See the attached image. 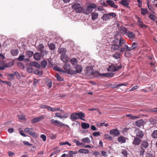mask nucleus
Here are the masks:
<instances>
[{
    "instance_id": "nucleus-47",
    "label": "nucleus",
    "mask_w": 157,
    "mask_h": 157,
    "mask_svg": "<svg viewBox=\"0 0 157 157\" xmlns=\"http://www.w3.org/2000/svg\"><path fill=\"white\" fill-rule=\"evenodd\" d=\"M137 47V44L135 42H133L132 43V46L131 47V49L132 50H133L135 48H136Z\"/></svg>"
},
{
    "instance_id": "nucleus-40",
    "label": "nucleus",
    "mask_w": 157,
    "mask_h": 157,
    "mask_svg": "<svg viewBox=\"0 0 157 157\" xmlns=\"http://www.w3.org/2000/svg\"><path fill=\"white\" fill-rule=\"evenodd\" d=\"M125 40L122 38H121L119 39V44L120 46H122L123 44L124 43Z\"/></svg>"
},
{
    "instance_id": "nucleus-49",
    "label": "nucleus",
    "mask_w": 157,
    "mask_h": 157,
    "mask_svg": "<svg viewBox=\"0 0 157 157\" xmlns=\"http://www.w3.org/2000/svg\"><path fill=\"white\" fill-rule=\"evenodd\" d=\"M25 58V56L24 55H20L18 58V60L19 61H23Z\"/></svg>"
},
{
    "instance_id": "nucleus-24",
    "label": "nucleus",
    "mask_w": 157,
    "mask_h": 157,
    "mask_svg": "<svg viewBox=\"0 0 157 157\" xmlns=\"http://www.w3.org/2000/svg\"><path fill=\"white\" fill-rule=\"evenodd\" d=\"M81 126L82 128L86 129L88 128L89 127L90 125L88 123L82 122L81 123Z\"/></svg>"
},
{
    "instance_id": "nucleus-50",
    "label": "nucleus",
    "mask_w": 157,
    "mask_h": 157,
    "mask_svg": "<svg viewBox=\"0 0 157 157\" xmlns=\"http://www.w3.org/2000/svg\"><path fill=\"white\" fill-rule=\"evenodd\" d=\"M14 76L15 75L18 78H21L20 75L19 73L17 71H15L14 72Z\"/></svg>"
},
{
    "instance_id": "nucleus-7",
    "label": "nucleus",
    "mask_w": 157,
    "mask_h": 157,
    "mask_svg": "<svg viewBox=\"0 0 157 157\" xmlns=\"http://www.w3.org/2000/svg\"><path fill=\"white\" fill-rule=\"evenodd\" d=\"M44 117L43 116H40L34 118L31 121V122L32 124H34L38 122L44 118Z\"/></svg>"
},
{
    "instance_id": "nucleus-53",
    "label": "nucleus",
    "mask_w": 157,
    "mask_h": 157,
    "mask_svg": "<svg viewBox=\"0 0 157 157\" xmlns=\"http://www.w3.org/2000/svg\"><path fill=\"white\" fill-rule=\"evenodd\" d=\"M46 83H47V86L49 88H50L52 86V83L51 81H47Z\"/></svg>"
},
{
    "instance_id": "nucleus-48",
    "label": "nucleus",
    "mask_w": 157,
    "mask_h": 157,
    "mask_svg": "<svg viewBox=\"0 0 157 157\" xmlns=\"http://www.w3.org/2000/svg\"><path fill=\"white\" fill-rule=\"evenodd\" d=\"M140 149L141 150H140L139 153L140 155L143 156L144 155V154L145 152V149L143 148Z\"/></svg>"
},
{
    "instance_id": "nucleus-8",
    "label": "nucleus",
    "mask_w": 157,
    "mask_h": 157,
    "mask_svg": "<svg viewBox=\"0 0 157 157\" xmlns=\"http://www.w3.org/2000/svg\"><path fill=\"white\" fill-rule=\"evenodd\" d=\"M106 2L108 5H109L112 8L117 9L118 7L117 5L115 4L114 2L112 0H107L106 1Z\"/></svg>"
},
{
    "instance_id": "nucleus-26",
    "label": "nucleus",
    "mask_w": 157,
    "mask_h": 157,
    "mask_svg": "<svg viewBox=\"0 0 157 157\" xmlns=\"http://www.w3.org/2000/svg\"><path fill=\"white\" fill-rule=\"evenodd\" d=\"M78 152L82 153L88 154L89 152V151L87 149H81L78 151Z\"/></svg>"
},
{
    "instance_id": "nucleus-17",
    "label": "nucleus",
    "mask_w": 157,
    "mask_h": 157,
    "mask_svg": "<svg viewBox=\"0 0 157 157\" xmlns=\"http://www.w3.org/2000/svg\"><path fill=\"white\" fill-rule=\"evenodd\" d=\"M29 64L30 66L35 67L38 69H39L40 68V65L38 63L36 62H31Z\"/></svg>"
},
{
    "instance_id": "nucleus-61",
    "label": "nucleus",
    "mask_w": 157,
    "mask_h": 157,
    "mask_svg": "<svg viewBox=\"0 0 157 157\" xmlns=\"http://www.w3.org/2000/svg\"><path fill=\"white\" fill-rule=\"evenodd\" d=\"M122 154L124 156H127V151L125 150H123L121 152Z\"/></svg>"
},
{
    "instance_id": "nucleus-28",
    "label": "nucleus",
    "mask_w": 157,
    "mask_h": 157,
    "mask_svg": "<svg viewBox=\"0 0 157 157\" xmlns=\"http://www.w3.org/2000/svg\"><path fill=\"white\" fill-rule=\"evenodd\" d=\"M113 57L115 59L119 61L121 59L120 54L118 53H116L113 55Z\"/></svg>"
},
{
    "instance_id": "nucleus-42",
    "label": "nucleus",
    "mask_w": 157,
    "mask_h": 157,
    "mask_svg": "<svg viewBox=\"0 0 157 157\" xmlns=\"http://www.w3.org/2000/svg\"><path fill=\"white\" fill-rule=\"evenodd\" d=\"M152 137L154 138H157V130H154L151 135Z\"/></svg>"
},
{
    "instance_id": "nucleus-59",
    "label": "nucleus",
    "mask_w": 157,
    "mask_h": 157,
    "mask_svg": "<svg viewBox=\"0 0 157 157\" xmlns=\"http://www.w3.org/2000/svg\"><path fill=\"white\" fill-rule=\"evenodd\" d=\"M54 69L60 72H63V71L62 69L57 67H54Z\"/></svg>"
},
{
    "instance_id": "nucleus-39",
    "label": "nucleus",
    "mask_w": 157,
    "mask_h": 157,
    "mask_svg": "<svg viewBox=\"0 0 157 157\" xmlns=\"http://www.w3.org/2000/svg\"><path fill=\"white\" fill-rule=\"evenodd\" d=\"M49 48L51 50H53L55 48V44L53 43H50L49 45Z\"/></svg>"
},
{
    "instance_id": "nucleus-16",
    "label": "nucleus",
    "mask_w": 157,
    "mask_h": 157,
    "mask_svg": "<svg viewBox=\"0 0 157 157\" xmlns=\"http://www.w3.org/2000/svg\"><path fill=\"white\" fill-rule=\"evenodd\" d=\"M75 68L76 69V73H80L82 70V67L81 66L78 65H76L75 67Z\"/></svg>"
},
{
    "instance_id": "nucleus-11",
    "label": "nucleus",
    "mask_w": 157,
    "mask_h": 157,
    "mask_svg": "<svg viewBox=\"0 0 157 157\" xmlns=\"http://www.w3.org/2000/svg\"><path fill=\"white\" fill-rule=\"evenodd\" d=\"M144 135V132L140 130H138L136 133V137L140 139L142 138L143 137Z\"/></svg>"
},
{
    "instance_id": "nucleus-63",
    "label": "nucleus",
    "mask_w": 157,
    "mask_h": 157,
    "mask_svg": "<svg viewBox=\"0 0 157 157\" xmlns=\"http://www.w3.org/2000/svg\"><path fill=\"white\" fill-rule=\"evenodd\" d=\"M93 135L95 137H96V136H99L100 135V132H94L93 133Z\"/></svg>"
},
{
    "instance_id": "nucleus-1",
    "label": "nucleus",
    "mask_w": 157,
    "mask_h": 157,
    "mask_svg": "<svg viewBox=\"0 0 157 157\" xmlns=\"http://www.w3.org/2000/svg\"><path fill=\"white\" fill-rule=\"evenodd\" d=\"M85 116V114L82 112L78 113L75 112L71 114L70 118L73 121H75L78 119H80L84 121H85V119H84Z\"/></svg>"
},
{
    "instance_id": "nucleus-2",
    "label": "nucleus",
    "mask_w": 157,
    "mask_h": 157,
    "mask_svg": "<svg viewBox=\"0 0 157 157\" xmlns=\"http://www.w3.org/2000/svg\"><path fill=\"white\" fill-rule=\"evenodd\" d=\"M50 122L53 125L59 127H67L69 128V126L67 124L63 123L62 122L57 120H54V119H51Z\"/></svg>"
},
{
    "instance_id": "nucleus-12",
    "label": "nucleus",
    "mask_w": 157,
    "mask_h": 157,
    "mask_svg": "<svg viewBox=\"0 0 157 157\" xmlns=\"http://www.w3.org/2000/svg\"><path fill=\"white\" fill-rule=\"evenodd\" d=\"M61 60L64 62H67L69 60V58L68 56L65 54H61Z\"/></svg>"
},
{
    "instance_id": "nucleus-25",
    "label": "nucleus",
    "mask_w": 157,
    "mask_h": 157,
    "mask_svg": "<svg viewBox=\"0 0 157 157\" xmlns=\"http://www.w3.org/2000/svg\"><path fill=\"white\" fill-rule=\"evenodd\" d=\"M112 49L113 50H119L120 48L119 45L118 44H113L112 46Z\"/></svg>"
},
{
    "instance_id": "nucleus-44",
    "label": "nucleus",
    "mask_w": 157,
    "mask_h": 157,
    "mask_svg": "<svg viewBox=\"0 0 157 157\" xmlns=\"http://www.w3.org/2000/svg\"><path fill=\"white\" fill-rule=\"evenodd\" d=\"M13 65V63L12 62H9L4 65V67H10Z\"/></svg>"
},
{
    "instance_id": "nucleus-51",
    "label": "nucleus",
    "mask_w": 157,
    "mask_h": 157,
    "mask_svg": "<svg viewBox=\"0 0 157 157\" xmlns=\"http://www.w3.org/2000/svg\"><path fill=\"white\" fill-rule=\"evenodd\" d=\"M149 18L153 20H155L156 19V16L154 15L151 14L149 16Z\"/></svg>"
},
{
    "instance_id": "nucleus-30",
    "label": "nucleus",
    "mask_w": 157,
    "mask_h": 157,
    "mask_svg": "<svg viewBox=\"0 0 157 157\" xmlns=\"http://www.w3.org/2000/svg\"><path fill=\"white\" fill-rule=\"evenodd\" d=\"M98 14L97 13L93 12L91 14V18L93 20H95L98 18Z\"/></svg>"
},
{
    "instance_id": "nucleus-36",
    "label": "nucleus",
    "mask_w": 157,
    "mask_h": 157,
    "mask_svg": "<svg viewBox=\"0 0 157 157\" xmlns=\"http://www.w3.org/2000/svg\"><path fill=\"white\" fill-rule=\"evenodd\" d=\"M81 141L82 142L86 143H89L90 142V140L89 138L88 137L82 139Z\"/></svg>"
},
{
    "instance_id": "nucleus-41",
    "label": "nucleus",
    "mask_w": 157,
    "mask_h": 157,
    "mask_svg": "<svg viewBox=\"0 0 157 157\" xmlns=\"http://www.w3.org/2000/svg\"><path fill=\"white\" fill-rule=\"evenodd\" d=\"M88 6L89 7L90 9H95L97 7V4L94 3H92L91 4Z\"/></svg>"
},
{
    "instance_id": "nucleus-32",
    "label": "nucleus",
    "mask_w": 157,
    "mask_h": 157,
    "mask_svg": "<svg viewBox=\"0 0 157 157\" xmlns=\"http://www.w3.org/2000/svg\"><path fill=\"white\" fill-rule=\"evenodd\" d=\"M66 52V50L64 48H59L58 49L59 53L65 54Z\"/></svg>"
},
{
    "instance_id": "nucleus-46",
    "label": "nucleus",
    "mask_w": 157,
    "mask_h": 157,
    "mask_svg": "<svg viewBox=\"0 0 157 157\" xmlns=\"http://www.w3.org/2000/svg\"><path fill=\"white\" fill-rule=\"evenodd\" d=\"M141 10L142 11L141 13L143 15H145L148 11L147 9L141 8Z\"/></svg>"
},
{
    "instance_id": "nucleus-45",
    "label": "nucleus",
    "mask_w": 157,
    "mask_h": 157,
    "mask_svg": "<svg viewBox=\"0 0 157 157\" xmlns=\"http://www.w3.org/2000/svg\"><path fill=\"white\" fill-rule=\"evenodd\" d=\"M33 54V52L31 51H28L26 54V56L29 57L32 56Z\"/></svg>"
},
{
    "instance_id": "nucleus-19",
    "label": "nucleus",
    "mask_w": 157,
    "mask_h": 157,
    "mask_svg": "<svg viewBox=\"0 0 157 157\" xmlns=\"http://www.w3.org/2000/svg\"><path fill=\"white\" fill-rule=\"evenodd\" d=\"M114 74L113 73H106L101 74L100 75L101 76L111 77L113 76Z\"/></svg>"
},
{
    "instance_id": "nucleus-58",
    "label": "nucleus",
    "mask_w": 157,
    "mask_h": 157,
    "mask_svg": "<svg viewBox=\"0 0 157 157\" xmlns=\"http://www.w3.org/2000/svg\"><path fill=\"white\" fill-rule=\"evenodd\" d=\"M23 143L25 145L28 146H32V144L29 143L28 142L26 141H23Z\"/></svg>"
},
{
    "instance_id": "nucleus-34",
    "label": "nucleus",
    "mask_w": 157,
    "mask_h": 157,
    "mask_svg": "<svg viewBox=\"0 0 157 157\" xmlns=\"http://www.w3.org/2000/svg\"><path fill=\"white\" fill-rule=\"evenodd\" d=\"M80 6V4L77 2L75 3L72 5V7L75 10Z\"/></svg>"
},
{
    "instance_id": "nucleus-9",
    "label": "nucleus",
    "mask_w": 157,
    "mask_h": 157,
    "mask_svg": "<svg viewBox=\"0 0 157 157\" xmlns=\"http://www.w3.org/2000/svg\"><path fill=\"white\" fill-rule=\"evenodd\" d=\"M134 138L133 139L132 144L136 146H139L141 143V140L139 138L133 136Z\"/></svg>"
},
{
    "instance_id": "nucleus-54",
    "label": "nucleus",
    "mask_w": 157,
    "mask_h": 157,
    "mask_svg": "<svg viewBox=\"0 0 157 157\" xmlns=\"http://www.w3.org/2000/svg\"><path fill=\"white\" fill-rule=\"evenodd\" d=\"M56 77L58 80L60 81L63 80V78H61L58 74H56Z\"/></svg>"
},
{
    "instance_id": "nucleus-56",
    "label": "nucleus",
    "mask_w": 157,
    "mask_h": 157,
    "mask_svg": "<svg viewBox=\"0 0 157 157\" xmlns=\"http://www.w3.org/2000/svg\"><path fill=\"white\" fill-rule=\"evenodd\" d=\"M40 137L42 139L43 141H45L46 140V137L44 135L42 134L40 135Z\"/></svg>"
},
{
    "instance_id": "nucleus-43",
    "label": "nucleus",
    "mask_w": 157,
    "mask_h": 157,
    "mask_svg": "<svg viewBox=\"0 0 157 157\" xmlns=\"http://www.w3.org/2000/svg\"><path fill=\"white\" fill-rule=\"evenodd\" d=\"M47 62L45 60H44L41 62V66L42 67H45L47 66Z\"/></svg>"
},
{
    "instance_id": "nucleus-5",
    "label": "nucleus",
    "mask_w": 157,
    "mask_h": 157,
    "mask_svg": "<svg viewBox=\"0 0 157 157\" xmlns=\"http://www.w3.org/2000/svg\"><path fill=\"white\" fill-rule=\"evenodd\" d=\"M129 0H122L119 2V3L123 6L124 7L128 8H130L129 6Z\"/></svg>"
},
{
    "instance_id": "nucleus-55",
    "label": "nucleus",
    "mask_w": 157,
    "mask_h": 157,
    "mask_svg": "<svg viewBox=\"0 0 157 157\" xmlns=\"http://www.w3.org/2000/svg\"><path fill=\"white\" fill-rule=\"evenodd\" d=\"M60 151V150L59 149H57L56 151L52 152V155H54L56 153H59Z\"/></svg>"
},
{
    "instance_id": "nucleus-23",
    "label": "nucleus",
    "mask_w": 157,
    "mask_h": 157,
    "mask_svg": "<svg viewBox=\"0 0 157 157\" xmlns=\"http://www.w3.org/2000/svg\"><path fill=\"white\" fill-rule=\"evenodd\" d=\"M33 57L35 60L38 61L40 59L41 56L40 53L36 52L34 55Z\"/></svg>"
},
{
    "instance_id": "nucleus-3",
    "label": "nucleus",
    "mask_w": 157,
    "mask_h": 157,
    "mask_svg": "<svg viewBox=\"0 0 157 157\" xmlns=\"http://www.w3.org/2000/svg\"><path fill=\"white\" fill-rule=\"evenodd\" d=\"M24 131L33 137L36 138L37 136V135L34 132V129L32 128H26L24 129Z\"/></svg>"
},
{
    "instance_id": "nucleus-14",
    "label": "nucleus",
    "mask_w": 157,
    "mask_h": 157,
    "mask_svg": "<svg viewBox=\"0 0 157 157\" xmlns=\"http://www.w3.org/2000/svg\"><path fill=\"white\" fill-rule=\"evenodd\" d=\"M63 68L66 72L69 73L71 69V67L69 64L66 63L63 66Z\"/></svg>"
},
{
    "instance_id": "nucleus-20",
    "label": "nucleus",
    "mask_w": 157,
    "mask_h": 157,
    "mask_svg": "<svg viewBox=\"0 0 157 157\" xmlns=\"http://www.w3.org/2000/svg\"><path fill=\"white\" fill-rule=\"evenodd\" d=\"M144 122L142 120H140L138 121H137L135 122L136 125L138 127H140L143 125Z\"/></svg>"
},
{
    "instance_id": "nucleus-6",
    "label": "nucleus",
    "mask_w": 157,
    "mask_h": 157,
    "mask_svg": "<svg viewBox=\"0 0 157 157\" xmlns=\"http://www.w3.org/2000/svg\"><path fill=\"white\" fill-rule=\"evenodd\" d=\"M149 144L147 141L144 140L143 141L140 145V148L146 149L149 146Z\"/></svg>"
},
{
    "instance_id": "nucleus-38",
    "label": "nucleus",
    "mask_w": 157,
    "mask_h": 157,
    "mask_svg": "<svg viewBox=\"0 0 157 157\" xmlns=\"http://www.w3.org/2000/svg\"><path fill=\"white\" fill-rule=\"evenodd\" d=\"M17 117L20 120H21L23 121H25L26 120L25 116L24 115L21 114L18 115Z\"/></svg>"
},
{
    "instance_id": "nucleus-21",
    "label": "nucleus",
    "mask_w": 157,
    "mask_h": 157,
    "mask_svg": "<svg viewBox=\"0 0 157 157\" xmlns=\"http://www.w3.org/2000/svg\"><path fill=\"white\" fill-rule=\"evenodd\" d=\"M101 19L103 21H107L109 20L110 19V16L108 14H104L101 17Z\"/></svg>"
},
{
    "instance_id": "nucleus-35",
    "label": "nucleus",
    "mask_w": 157,
    "mask_h": 157,
    "mask_svg": "<svg viewBox=\"0 0 157 157\" xmlns=\"http://www.w3.org/2000/svg\"><path fill=\"white\" fill-rule=\"evenodd\" d=\"M83 8L80 6L75 10V11L77 13H80L83 12Z\"/></svg>"
},
{
    "instance_id": "nucleus-13",
    "label": "nucleus",
    "mask_w": 157,
    "mask_h": 157,
    "mask_svg": "<svg viewBox=\"0 0 157 157\" xmlns=\"http://www.w3.org/2000/svg\"><path fill=\"white\" fill-rule=\"evenodd\" d=\"M110 134L113 136H117L120 134L118 130L117 129H113L110 131Z\"/></svg>"
},
{
    "instance_id": "nucleus-57",
    "label": "nucleus",
    "mask_w": 157,
    "mask_h": 157,
    "mask_svg": "<svg viewBox=\"0 0 157 157\" xmlns=\"http://www.w3.org/2000/svg\"><path fill=\"white\" fill-rule=\"evenodd\" d=\"M27 72L29 73H31L33 71V69L31 67H27Z\"/></svg>"
},
{
    "instance_id": "nucleus-60",
    "label": "nucleus",
    "mask_w": 157,
    "mask_h": 157,
    "mask_svg": "<svg viewBox=\"0 0 157 157\" xmlns=\"http://www.w3.org/2000/svg\"><path fill=\"white\" fill-rule=\"evenodd\" d=\"M55 116L56 117L62 119V115L59 113H55Z\"/></svg>"
},
{
    "instance_id": "nucleus-37",
    "label": "nucleus",
    "mask_w": 157,
    "mask_h": 157,
    "mask_svg": "<svg viewBox=\"0 0 157 157\" xmlns=\"http://www.w3.org/2000/svg\"><path fill=\"white\" fill-rule=\"evenodd\" d=\"M70 62L73 65L76 64L78 63L77 60L74 58H72L71 59Z\"/></svg>"
},
{
    "instance_id": "nucleus-31",
    "label": "nucleus",
    "mask_w": 157,
    "mask_h": 157,
    "mask_svg": "<svg viewBox=\"0 0 157 157\" xmlns=\"http://www.w3.org/2000/svg\"><path fill=\"white\" fill-rule=\"evenodd\" d=\"M59 144L60 146H62V145H68L69 146V147H67V148H68V149H69L70 148V147H71V144H70V143H69L68 141H66L65 142H61L59 143Z\"/></svg>"
},
{
    "instance_id": "nucleus-22",
    "label": "nucleus",
    "mask_w": 157,
    "mask_h": 157,
    "mask_svg": "<svg viewBox=\"0 0 157 157\" xmlns=\"http://www.w3.org/2000/svg\"><path fill=\"white\" fill-rule=\"evenodd\" d=\"M43 48L44 46L42 44H40L38 47L39 49L40 50V51L42 54H43L44 53L45 54H47V51H45L44 50H43Z\"/></svg>"
},
{
    "instance_id": "nucleus-33",
    "label": "nucleus",
    "mask_w": 157,
    "mask_h": 157,
    "mask_svg": "<svg viewBox=\"0 0 157 157\" xmlns=\"http://www.w3.org/2000/svg\"><path fill=\"white\" fill-rule=\"evenodd\" d=\"M11 53L13 56H16L18 53V50L17 49L12 50L11 51Z\"/></svg>"
},
{
    "instance_id": "nucleus-4",
    "label": "nucleus",
    "mask_w": 157,
    "mask_h": 157,
    "mask_svg": "<svg viewBox=\"0 0 157 157\" xmlns=\"http://www.w3.org/2000/svg\"><path fill=\"white\" fill-rule=\"evenodd\" d=\"M121 67L122 66L121 65H120L118 67H117L114 65H112L109 66L108 68V71L114 72L118 70L121 68Z\"/></svg>"
},
{
    "instance_id": "nucleus-27",
    "label": "nucleus",
    "mask_w": 157,
    "mask_h": 157,
    "mask_svg": "<svg viewBox=\"0 0 157 157\" xmlns=\"http://www.w3.org/2000/svg\"><path fill=\"white\" fill-rule=\"evenodd\" d=\"M118 140L120 143H124L125 142L126 139L123 136H121L118 138Z\"/></svg>"
},
{
    "instance_id": "nucleus-52",
    "label": "nucleus",
    "mask_w": 157,
    "mask_h": 157,
    "mask_svg": "<svg viewBox=\"0 0 157 157\" xmlns=\"http://www.w3.org/2000/svg\"><path fill=\"white\" fill-rule=\"evenodd\" d=\"M105 138L109 140H112V137L109 135L106 134L105 136Z\"/></svg>"
},
{
    "instance_id": "nucleus-10",
    "label": "nucleus",
    "mask_w": 157,
    "mask_h": 157,
    "mask_svg": "<svg viewBox=\"0 0 157 157\" xmlns=\"http://www.w3.org/2000/svg\"><path fill=\"white\" fill-rule=\"evenodd\" d=\"M137 25H138L140 28L143 29H145L147 27L146 25L144 24L141 19L140 18H138V19L137 21Z\"/></svg>"
},
{
    "instance_id": "nucleus-18",
    "label": "nucleus",
    "mask_w": 157,
    "mask_h": 157,
    "mask_svg": "<svg viewBox=\"0 0 157 157\" xmlns=\"http://www.w3.org/2000/svg\"><path fill=\"white\" fill-rule=\"evenodd\" d=\"M127 34L129 39H133L135 38V36L134 33L130 32H128Z\"/></svg>"
},
{
    "instance_id": "nucleus-29",
    "label": "nucleus",
    "mask_w": 157,
    "mask_h": 157,
    "mask_svg": "<svg viewBox=\"0 0 157 157\" xmlns=\"http://www.w3.org/2000/svg\"><path fill=\"white\" fill-rule=\"evenodd\" d=\"M126 116L128 117L129 119L133 120L136 119L139 117L136 116H133L130 114H126Z\"/></svg>"
},
{
    "instance_id": "nucleus-62",
    "label": "nucleus",
    "mask_w": 157,
    "mask_h": 157,
    "mask_svg": "<svg viewBox=\"0 0 157 157\" xmlns=\"http://www.w3.org/2000/svg\"><path fill=\"white\" fill-rule=\"evenodd\" d=\"M121 31H122V33L123 34H124L125 33L127 34V33L128 32H127V29L125 28H123V29H121Z\"/></svg>"
},
{
    "instance_id": "nucleus-15",
    "label": "nucleus",
    "mask_w": 157,
    "mask_h": 157,
    "mask_svg": "<svg viewBox=\"0 0 157 157\" xmlns=\"http://www.w3.org/2000/svg\"><path fill=\"white\" fill-rule=\"evenodd\" d=\"M93 11L92 9H90L87 6V8L86 9L83 10V13L87 15L89 14L91 12Z\"/></svg>"
},
{
    "instance_id": "nucleus-64",
    "label": "nucleus",
    "mask_w": 157,
    "mask_h": 157,
    "mask_svg": "<svg viewBox=\"0 0 157 157\" xmlns=\"http://www.w3.org/2000/svg\"><path fill=\"white\" fill-rule=\"evenodd\" d=\"M47 109L48 110H49V111H50L52 112H54V111H55V108L51 107L48 106V107Z\"/></svg>"
}]
</instances>
